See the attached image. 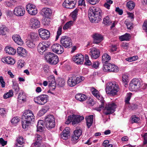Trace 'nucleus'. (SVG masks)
Instances as JSON below:
<instances>
[{
	"instance_id": "obj_26",
	"label": "nucleus",
	"mask_w": 147,
	"mask_h": 147,
	"mask_svg": "<svg viewBox=\"0 0 147 147\" xmlns=\"http://www.w3.org/2000/svg\"><path fill=\"white\" fill-rule=\"evenodd\" d=\"M76 98L80 101H83L86 100L87 98L86 96L82 94H76L75 96Z\"/></svg>"
},
{
	"instance_id": "obj_8",
	"label": "nucleus",
	"mask_w": 147,
	"mask_h": 147,
	"mask_svg": "<svg viewBox=\"0 0 147 147\" xmlns=\"http://www.w3.org/2000/svg\"><path fill=\"white\" fill-rule=\"evenodd\" d=\"M60 42L61 45L65 48H69L72 45V42L71 38L67 36L61 37Z\"/></svg>"
},
{
	"instance_id": "obj_11",
	"label": "nucleus",
	"mask_w": 147,
	"mask_h": 147,
	"mask_svg": "<svg viewBox=\"0 0 147 147\" xmlns=\"http://www.w3.org/2000/svg\"><path fill=\"white\" fill-rule=\"evenodd\" d=\"M38 32L40 36L43 40L48 39L50 36V32L47 30L40 28L38 30Z\"/></svg>"
},
{
	"instance_id": "obj_38",
	"label": "nucleus",
	"mask_w": 147,
	"mask_h": 147,
	"mask_svg": "<svg viewBox=\"0 0 147 147\" xmlns=\"http://www.w3.org/2000/svg\"><path fill=\"white\" fill-rule=\"evenodd\" d=\"M37 49L38 52L41 54L46 50V49L40 43L38 45Z\"/></svg>"
},
{
	"instance_id": "obj_52",
	"label": "nucleus",
	"mask_w": 147,
	"mask_h": 147,
	"mask_svg": "<svg viewBox=\"0 0 147 147\" xmlns=\"http://www.w3.org/2000/svg\"><path fill=\"white\" fill-rule=\"evenodd\" d=\"M7 112V110L3 108L0 109V115L1 116H5Z\"/></svg>"
},
{
	"instance_id": "obj_29",
	"label": "nucleus",
	"mask_w": 147,
	"mask_h": 147,
	"mask_svg": "<svg viewBox=\"0 0 147 147\" xmlns=\"http://www.w3.org/2000/svg\"><path fill=\"white\" fill-rule=\"evenodd\" d=\"M42 11L46 17H49L52 14L51 10L48 8H44L42 9Z\"/></svg>"
},
{
	"instance_id": "obj_59",
	"label": "nucleus",
	"mask_w": 147,
	"mask_h": 147,
	"mask_svg": "<svg viewBox=\"0 0 147 147\" xmlns=\"http://www.w3.org/2000/svg\"><path fill=\"white\" fill-rule=\"evenodd\" d=\"M80 137L74 134L72 137L71 140L74 143H76L77 142V141Z\"/></svg>"
},
{
	"instance_id": "obj_17",
	"label": "nucleus",
	"mask_w": 147,
	"mask_h": 147,
	"mask_svg": "<svg viewBox=\"0 0 147 147\" xmlns=\"http://www.w3.org/2000/svg\"><path fill=\"white\" fill-rule=\"evenodd\" d=\"M90 50V55L92 58L96 59L100 56V51L98 49L92 48Z\"/></svg>"
},
{
	"instance_id": "obj_28",
	"label": "nucleus",
	"mask_w": 147,
	"mask_h": 147,
	"mask_svg": "<svg viewBox=\"0 0 147 147\" xmlns=\"http://www.w3.org/2000/svg\"><path fill=\"white\" fill-rule=\"evenodd\" d=\"M18 54L21 56H24L26 54V50L21 47H19L17 49Z\"/></svg>"
},
{
	"instance_id": "obj_40",
	"label": "nucleus",
	"mask_w": 147,
	"mask_h": 147,
	"mask_svg": "<svg viewBox=\"0 0 147 147\" xmlns=\"http://www.w3.org/2000/svg\"><path fill=\"white\" fill-rule=\"evenodd\" d=\"M67 83L68 86L71 87H74L76 85L71 75L68 77Z\"/></svg>"
},
{
	"instance_id": "obj_50",
	"label": "nucleus",
	"mask_w": 147,
	"mask_h": 147,
	"mask_svg": "<svg viewBox=\"0 0 147 147\" xmlns=\"http://www.w3.org/2000/svg\"><path fill=\"white\" fill-rule=\"evenodd\" d=\"M128 76L126 74H123L122 76V81L125 84H126L128 82Z\"/></svg>"
},
{
	"instance_id": "obj_56",
	"label": "nucleus",
	"mask_w": 147,
	"mask_h": 147,
	"mask_svg": "<svg viewBox=\"0 0 147 147\" xmlns=\"http://www.w3.org/2000/svg\"><path fill=\"white\" fill-rule=\"evenodd\" d=\"M20 120L18 117H16L13 118L11 120V123L13 124L17 123Z\"/></svg>"
},
{
	"instance_id": "obj_10",
	"label": "nucleus",
	"mask_w": 147,
	"mask_h": 147,
	"mask_svg": "<svg viewBox=\"0 0 147 147\" xmlns=\"http://www.w3.org/2000/svg\"><path fill=\"white\" fill-rule=\"evenodd\" d=\"M48 96L45 94H42L34 98L35 102L38 104L44 105L48 100Z\"/></svg>"
},
{
	"instance_id": "obj_2",
	"label": "nucleus",
	"mask_w": 147,
	"mask_h": 147,
	"mask_svg": "<svg viewBox=\"0 0 147 147\" xmlns=\"http://www.w3.org/2000/svg\"><path fill=\"white\" fill-rule=\"evenodd\" d=\"M35 120V116L32 111L30 110L24 111L22 115V124L23 128H27Z\"/></svg>"
},
{
	"instance_id": "obj_43",
	"label": "nucleus",
	"mask_w": 147,
	"mask_h": 147,
	"mask_svg": "<svg viewBox=\"0 0 147 147\" xmlns=\"http://www.w3.org/2000/svg\"><path fill=\"white\" fill-rule=\"evenodd\" d=\"M13 91L11 90L6 93L5 94L3 97L4 99H7L13 96Z\"/></svg>"
},
{
	"instance_id": "obj_13",
	"label": "nucleus",
	"mask_w": 147,
	"mask_h": 147,
	"mask_svg": "<svg viewBox=\"0 0 147 147\" xmlns=\"http://www.w3.org/2000/svg\"><path fill=\"white\" fill-rule=\"evenodd\" d=\"M26 10L31 15H35L37 13V10L36 6L33 4H28L26 6Z\"/></svg>"
},
{
	"instance_id": "obj_53",
	"label": "nucleus",
	"mask_w": 147,
	"mask_h": 147,
	"mask_svg": "<svg viewBox=\"0 0 147 147\" xmlns=\"http://www.w3.org/2000/svg\"><path fill=\"white\" fill-rule=\"evenodd\" d=\"M138 58V56H135L127 58L125 59V60L126 61L129 62H131L137 59Z\"/></svg>"
},
{
	"instance_id": "obj_48",
	"label": "nucleus",
	"mask_w": 147,
	"mask_h": 147,
	"mask_svg": "<svg viewBox=\"0 0 147 147\" xmlns=\"http://www.w3.org/2000/svg\"><path fill=\"white\" fill-rule=\"evenodd\" d=\"M78 11V9H76L72 12L71 16L74 20H75L77 18Z\"/></svg>"
},
{
	"instance_id": "obj_16",
	"label": "nucleus",
	"mask_w": 147,
	"mask_h": 147,
	"mask_svg": "<svg viewBox=\"0 0 147 147\" xmlns=\"http://www.w3.org/2000/svg\"><path fill=\"white\" fill-rule=\"evenodd\" d=\"M73 60L77 64H82L83 63L84 59V56L81 54H77L73 56Z\"/></svg>"
},
{
	"instance_id": "obj_36",
	"label": "nucleus",
	"mask_w": 147,
	"mask_h": 147,
	"mask_svg": "<svg viewBox=\"0 0 147 147\" xmlns=\"http://www.w3.org/2000/svg\"><path fill=\"white\" fill-rule=\"evenodd\" d=\"M126 6L130 11L134 9L135 6V3L132 1H130L127 3Z\"/></svg>"
},
{
	"instance_id": "obj_5",
	"label": "nucleus",
	"mask_w": 147,
	"mask_h": 147,
	"mask_svg": "<svg viewBox=\"0 0 147 147\" xmlns=\"http://www.w3.org/2000/svg\"><path fill=\"white\" fill-rule=\"evenodd\" d=\"M45 58L47 62L51 64H56L59 61L57 55L51 52L47 53Z\"/></svg>"
},
{
	"instance_id": "obj_45",
	"label": "nucleus",
	"mask_w": 147,
	"mask_h": 147,
	"mask_svg": "<svg viewBox=\"0 0 147 147\" xmlns=\"http://www.w3.org/2000/svg\"><path fill=\"white\" fill-rule=\"evenodd\" d=\"M73 23V22L72 21H69L67 22L63 26V28L64 30H65L67 29L70 27Z\"/></svg>"
},
{
	"instance_id": "obj_18",
	"label": "nucleus",
	"mask_w": 147,
	"mask_h": 147,
	"mask_svg": "<svg viewBox=\"0 0 147 147\" xmlns=\"http://www.w3.org/2000/svg\"><path fill=\"white\" fill-rule=\"evenodd\" d=\"M30 25L33 28L40 27V24L39 21L36 18H32L30 20Z\"/></svg>"
},
{
	"instance_id": "obj_47",
	"label": "nucleus",
	"mask_w": 147,
	"mask_h": 147,
	"mask_svg": "<svg viewBox=\"0 0 147 147\" xmlns=\"http://www.w3.org/2000/svg\"><path fill=\"white\" fill-rule=\"evenodd\" d=\"M125 24L127 26L128 29H131L133 28L132 24L129 21V20H126L125 22Z\"/></svg>"
},
{
	"instance_id": "obj_9",
	"label": "nucleus",
	"mask_w": 147,
	"mask_h": 147,
	"mask_svg": "<svg viewBox=\"0 0 147 147\" xmlns=\"http://www.w3.org/2000/svg\"><path fill=\"white\" fill-rule=\"evenodd\" d=\"M117 105L114 103H111L106 104L104 109V113L106 115L110 114L115 111Z\"/></svg>"
},
{
	"instance_id": "obj_42",
	"label": "nucleus",
	"mask_w": 147,
	"mask_h": 147,
	"mask_svg": "<svg viewBox=\"0 0 147 147\" xmlns=\"http://www.w3.org/2000/svg\"><path fill=\"white\" fill-rule=\"evenodd\" d=\"M129 35L127 34L119 36V39L121 41L124 40L128 41L129 40Z\"/></svg>"
},
{
	"instance_id": "obj_15",
	"label": "nucleus",
	"mask_w": 147,
	"mask_h": 147,
	"mask_svg": "<svg viewBox=\"0 0 147 147\" xmlns=\"http://www.w3.org/2000/svg\"><path fill=\"white\" fill-rule=\"evenodd\" d=\"M25 8L20 6L16 7L14 10V14L18 16H23L25 14Z\"/></svg>"
},
{
	"instance_id": "obj_62",
	"label": "nucleus",
	"mask_w": 147,
	"mask_h": 147,
	"mask_svg": "<svg viewBox=\"0 0 147 147\" xmlns=\"http://www.w3.org/2000/svg\"><path fill=\"white\" fill-rule=\"evenodd\" d=\"M65 84V82L64 80L63 79H60L59 81L58 85L60 87H62Z\"/></svg>"
},
{
	"instance_id": "obj_44",
	"label": "nucleus",
	"mask_w": 147,
	"mask_h": 147,
	"mask_svg": "<svg viewBox=\"0 0 147 147\" xmlns=\"http://www.w3.org/2000/svg\"><path fill=\"white\" fill-rule=\"evenodd\" d=\"M50 21L49 17H46L42 20V23L44 26H48L50 23Z\"/></svg>"
},
{
	"instance_id": "obj_23",
	"label": "nucleus",
	"mask_w": 147,
	"mask_h": 147,
	"mask_svg": "<svg viewBox=\"0 0 147 147\" xmlns=\"http://www.w3.org/2000/svg\"><path fill=\"white\" fill-rule=\"evenodd\" d=\"M2 61L4 63L10 65H13L15 63V60L9 57H3L2 59Z\"/></svg>"
},
{
	"instance_id": "obj_20",
	"label": "nucleus",
	"mask_w": 147,
	"mask_h": 147,
	"mask_svg": "<svg viewBox=\"0 0 147 147\" xmlns=\"http://www.w3.org/2000/svg\"><path fill=\"white\" fill-rule=\"evenodd\" d=\"M71 117L73 125L77 124L84 119L83 116L74 115L71 116Z\"/></svg>"
},
{
	"instance_id": "obj_19",
	"label": "nucleus",
	"mask_w": 147,
	"mask_h": 147,
	"mask_svg": "<svg viewBox=\"0 0 147 147\" xmlns=\"http://www.w3.org/2000/svg\"><path fill=\"white\" fill-rule=\"evenodd\" d=\"M93 43L98 44L101 42L103 40V36L100 34L95 33L93 35Z\"/></svg>"
},
{
	"instance_id": "obj_12",
	"label": "nucleus",
	"mask_w": 147,
	"mask_h": 147,
	"mask_svg": "<svg viewBox=\"0 0 147 147\" xmlns=\"http://www.w3.org/2000/svg\"><path fill=\"white\" fill-rule=\"evenodd\" d=\"M76 2V0H65L62 5L67 9H72L75 7Z\"/></svg>"
},
{
	"instance_id": "obj_33",
	"label": "nucleus",
	"mask_w": 147,
	"mask_h": 147,
	"mask_svg": "<svg viewBox=\"0 0 147 147\" xmlns=\"http://www.w3.org/2000/svg\"><path fill=\"white\" fill-rule=\"evenodd\" d=\"M51 78V79L49 81V86L50 87V89L54 90L55 88L56 84L55 78L53 77V78L52 77Z\"/></svg>"
},
{
	"instance_id": "obj_61",
	"label": "nucleus",
	"mask_w": 147,
	"mask_h": 147,
	"mask_svg": "<svg viewBox=\"0 0 147 147\" xmlns=\"http://www.w3.org/2000/svg\"><path fill=\"white\" fill-rule=\"evenodd\" d=\"M110 70L111 72H117L119 71L118 67L115 65H113L112 68Z\"/></svg>"
},
{
	"instance_id": "obj_37",
	"label": "nucleus",
	"mask_w": 147,
	"mask_h": 147,
	"mask_svg": "<svg viewBox=\"0 0 147 147\" xmlns=\"http://www.w3.org/2000/svg\"><path fill=\"white\" fill-rule=\"evenodd\" d=\"M9 30L6 27L2 26L0 27V34L5 35L9 32Z\"/></svg>"
},
{
	"instance_id": "obj_55",
	"label": "nucleus",
	"mask_w": 147,
	"mask_h": 147,
	"mask_svg": "<svg viewBox=\"0 0 147 147\" xmlns=\"http://www.w3.org/2000/svg\"><path fill=\"white\" fill-rule=\"evenodd\" d=\"M62 29V27H59L57 33V34L55 40H57L58 39L59 36L61 34Z\"/></svg>"
},
{
	"instance_id": "obj_39",
	"label": "nucleus",
	"mask_w": 147,
	"mask_h": 147,
	"mask_svg": "<svg viewBox=\"0 0 147 147\" xmlns=\"http://www.w3.org/2000/svg\"><path fill=\"white\" fill-rule=\"evenodd\" d=\"M26 44L27 46L30 48L32 49L35 46V42L30 40H27L26 42Z\"/></svg>"
},
{
	"instance_id": "obj_49",
	"label": "nucleus",
	"mask_w": 147,
	"mask_h": 147,
	"mask_svg": "<svg viewBox=\"0 0 147 147\" xmlns=\"http://www.w3.org/2000/svg\"><path fill=\"white\" fill-rule=\"evenodd\" d=\"M48 109L46 108H43L41 109L38 112V115L39 116H41L44 115L47 111Z\"/></svg>"
},
{
	"instance_id": "obj_41",
	"label": "nucleus",
	"mask_w": 147,
	"mask_h": 147,
	"mask_svg": "<svg viewBox=\"0 0 147 147\" xmlns=\"http://www.w3.org/2000/svg\"><path fill=\"white\" fill-rule=\"evenodd\" d=\"M112 23L110 18L108 16H106L103 20V23L107 25H109Z\"/></svg>"
},
{
	"instance_id": "obj_1",
	"label": "nucleus",
	"mask_w": 147,
	"mask_h": 147,
	"mask_svg": "<svg viewBox=\"0 0 147 147\" xmlns=\"http://www.w3.org/2000/svg\"><path fill=\"white\" fill-rule=\"evenodd\" d=\"M102 12L101 9L96 7H90L88 11L89 19L92 22L97 23L101 20Z\"/></svg>"
},
{
	"instance_id": "obj_24",
	"label": "nucleus",
	"mask_w": 147,
	"mask_h": 147,
	"mask_svg": "<svg viewBox=\"0 0 147 147\" xmlns=\"http://www.w3.org/2000/svg\"><path fill=\"white\" fill-rule=\"evenodd\" d=\"M12 38L13 40L18 45H21L23 43V41L19 35H13Z\"/></svg>"
},
{
	"instance_id": "obj_51",
	"label": "nucleus",
	"mask_w": 147,
	"mask_h": 147,
	"mask_svg": "<svg viewBox=\"0 0 147 147\" xmlns=\"http://www.w3.org/2000/svg\"><path fill=\"white\" fill-rule=\"evenodd\" d=\"M16 144H24V138L22 137H19L16 140Z\"/></svg>"
},
{
	"instance_id": "obj_32",
	"label": "nucleus",
	"mask_w": 147,
	"mask_h": 147,
	"mask_svg": "<svg viewBox=\"0 0 147 147\" xmlns=\"http://www.w3.org/2000/svg\"><path fill=\"white\" fill-rule=\"evenodd\" d=\"M30 40L35 42L38 39V35L37 34L33 32L31 33L29 35Z\"/></svg>"
},
{
	"instance_id": "obj_7",
	"label": "nucleus",
	"mask_w": 147,
	"mask_h": 147,
	"mask_svg": "<svg viewBox=\"0 0 147 147\" xmlns=\"http://www.w3.org/2000/svg\"><path fill=\"white\" fill-rule=\"evenodd\" d=\"M140 80L138 79H133L129 84V89L131 91H135L140 89L142 86Z\"/></svg>"
},
{
	"instance_id": "obj_54",
	"label": "nucleus",
	"mask_w": 147,
	"mask_h": 147,
	"mask_svg": "<svg viewBox=\"0 0 147 147\" xmlns=\"http://www.w3.org/2000/svg\"><path fill=\"white\" fill-rule=\"evenodd\" d=\"M59 44H56L53 45L51 47V49L52 50V51L56 53L57 51L58 50L57 49L58 47Z\"/></svg>"
},
{
	"instance_id": "obj_34",
	"label": "nucleus",
	"mask_w": 147,
	"mask_h": 147,
	"mask_svg": "<svg viewBox=\"0 0 147 147\" xmlns=\"http://www.w3.org/2000/svg\"><path fill=\"white\" fill-rule=\"evenodd\" d=\"M5 50L7 53L10 55H14L16 53V50L11 47H6Z\"/></svg>"
},
{
	"instance_id": "obj_25",
	"label": "nucleus",
	"mask_w": 147,
	"mask_h": 147,
	"mask_svg": "<svg viewBox=\"0 0 147 147\" xmlns=\"http://www.w3.org/2000/svg\"><path fill=\"white\" fill-rule=\"evenodd\" d=\"M36 142L33 144V147H35L36 146H39L41 145L40 141L42 140V137L38 134H36L35 136Z\"/></svg>"
},
{
	"instance_id": "obj_6",
	"label": "nucleus",
	"mask_w": 147,
	"mask_h": 147,
	"mask_svg": "<svg viewBox=\"0 0 147 147\" xmlns=\"http://www.w3.org/2000/svg\"><path fill=\"white\" fill-rule=\"evenodd\" d=\"M44 123L46 127L48 129H51L54 127L55 126V119L52 115H48L47 116L44 120Z\"/></svg>"
},
{
	"instance_id": "obj_3",
	"label": "nucleus",
	"mask_w": 147,
	"mask_h": 147,
	"mask_svg": "<svg viewBox=\"0 0 147 147\" xmlns=\"http://www.w3.org/2000/svg\"><path fill=\"white\" fill-rule=\"evenodd\" d=\"M107 88L106 89V93L110 95L114 96L117 94V92L119 90L118 86L116 83L111 82L107 84Z\"/></svg>"
},
{
	"instance_id": "obj_31",
	"label": "nucleus",
	"mask_w": 147,
	"mask_h": 147,
	"mask_svg": "<svg viewBox=\"0 0 147 147\" xmlns=\"http://www.w3.org/2000/svg\"><path fill=\"white\" fill-rule=\"evenodd\" d=\"M113 65L109 63L104 65L102 68L103 70L104 71H111L110 69L112 68Z\"/></svg>"
},
{
	"instance_id": "obj_58",
	"label": "nucleus",
	"mask_w": 147,
	"mask_h": 147,
	"mask_svg": "<svg viewBox=\"0 0 147 147\" xmlns=\"http://www.w3.org/2000/svg\"><path fill=\"white\" fill-rule=\"evenodd\" d=\"M85 57V63L86 65H90L91 64V61L89 59V57L87 55H86Z\"/></svg>"
},
{
	"instance_id": "obj_4",
	"label": "nucleus",
	"mask_w": 147,
	"mask_h": 147,
	"mask_svg": "<svg viewBox=\"0 0 147 147\" xmlns=\"http://www.w3.org/2000/svg\"><path fill=\"white\" fill-rule=\"evenodd\" d=\"M90 90L92 94L98 100H100L101 104L98 107L96 108V109L98 111H100L104 107V101L102 96L100 94L99 91L93 87L91 88Z\"/></svg>"
},
{
	"instance_id": "obj_22",
	"label": "nucleus",
	"mask_w": 147,
	"mask_h": 147,
	"mask_svg": "<svg viewBox=\"0 0 147 147\" xmlns=\"http://www.w3.org/2000/svg\"><path fill=\"white\" fill-rule=\"evenodd\" d=\"M70 129L69 127H66L64 129L61 133L60 134L61 138L63 140H66L69 135Z\"/></svg>"
},
{
	"instance_id": "obj_64",
	"label": "nucleus",
	"mask_w": 147,
	"mask_h": 147,
	"mask_svg": "<svg viewBox=\"0 0 147 147\" xmlns=\"http://www.w3.org/2000/svg\"><path fill=\"white\" fill-rule=\"evenodd\" d=\"M79 5L82 6L84 8L86 7V5L85 4V1L84 0H79Z\"/></svg>"
},
{
	"instance_id": "obj_27",
	"label": "nucleus",
	"mask_w": 147,
	"mask_h": 147,
	"mask_svg": "<svg viewBox=\"0 0 147 147\" xmlns=\"http://www.w3.org/2000/svg\"><path fill=\"white\" fill-rule=\"evenodd\" d=\"M93 115H90L86 118L87 125L88 128L91 126L92 123Z\"/></svg>"
},
{
	"instance_id": "obj_60",
	"label": "nucleus",
	"mask_w": 147,
	"mask_h": 147,
	"mask_svg": "<svg viewBox=\"0 0 147 147\" xmlns=\"http://www.w3.org/2000/svg\"><path fill=\"white\" fill-rule=\"evenodd\" d=\"M131 120L132 122L137 123L140 119L139 117L134 115L131 117Z\"/></svg>"
},
{
	"instance_id": "obj_14",
	"label": "nucleus",
	"mask_w": 147,
	"mask_h": 147,
	"mask_svg": "<svg viewBox=\"0 0 147 147\" xmlns=\"http://www.w3.org/2000/svg\"><path fill=\"white\" fill-rule=\"evenodd\" d=\"M132 95L131 93H127L126 95V97L125 100L126 105L127 106L129 110H133L137 107V105L134 104H129V101Z\"/></svg>"
},
{
	"instance_id": "obj_30",
	"label": "nucleus",
	"mask_w": 147,
	"mask_h": 147,
	"mask_svg": "<svg viewBox=\"0 0 147 147\" xmlns=\"http://www.w3.org/2000/svg\"><path fill=\"white\" fill-rule=\"evenodd\" d=\"M111 59V57L107 53H104L102 56V61L103 63H105Z\"/></svg>"
},
{
	"instance_id": "obj_46",
	"label": "nucleus",
	"mask_w": 147,
	"mask_h": 147,
	"mask_svg": "<svg viewBox=\"0 0 147 147\" xmlns=\"http://www.w3.org/2000/svg\"><path fill=\"white\" fill-rule=\"evenodd\" d=\"M56 53L60 54L63 53L64 51V49L63 45L59 44Z\"/></svg>"
},
{
	"instance_id": "obj_57",
	"label": "nucleus",
	"mask_w": 147,
	"mask_h": 147,
	"mask_svg": "<svg viewBox=\"0 0 147 147\" xmlns=\"http://www.w3.org/2000/svg\"><path fill=\"white\" fill-rule=\"evenodd\" d=\"M82 133V131L81 129H77L74 131V134L76 135V136L80 137Z\"/></svg>"
},
{
	"instance_id": "obj_63",
	"label": "nucleus",
	"mask_w": 147,
	"mask_h": 147,
	"mask_svg": "<svg viewBox=\"0 0 147 147\" xmlns=\"http://www.w3.org/2000/svg\"><path fill=\"white\" fill-rule=\"evenodd\" d=\"M42 45L47 49L50 45V44L49 42L48 41H45L43 42L42 43H41Z\"/></svg>"
},
{
	"instance_id": "obj_21",
	"label": "nucleus",
	"mask_w": 147,
	"mask_h": 147,
	"mask_svg": "<svg viewBox=\"0 0 147 147\" xmlns=\"http://www.w3.org/2000/svg\"><path fill=\"white\" fill-rule=\"evenodd\" d=\"M71 76L76 85L81 82L85 79L82 76H78L74 74H72Z\"/></svg>"
},
{
	"instance_id": "obj_35",
	"label": "nucleus",
	"mask_w": 147,
	"mask_h": 147,
	"mask_svg": "<svg viewBox=\"0 0 147 147\" xmlns=\"http://www.w3.org/2000/svg\"><path fill=\"white\" fill-rule=\"evenodd\" d=\"M18 99L19 100H22L23 102L26 101V96L24 92H20L18 96Z\"/></svg>"
}]
</instances>
